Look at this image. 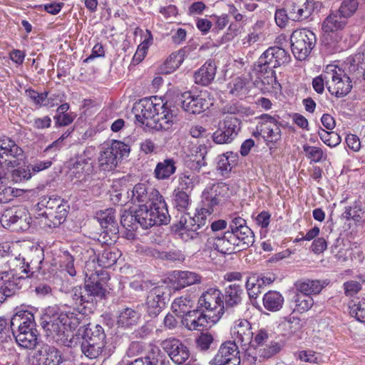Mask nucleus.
Masks as SVG:
<instances>
[{
	"label": "nucleus",
	"mask_w": 365,
	"mask_h": 365,
	"mask_svg": "<svg viewBox=\"0 0 365 365\" xmlns=\"http://www.w3.org/2000/svg\"><path fill=\"white\" fill-rule=\"evenodd\" d=\"M19 190L6 186L0 178V203H6L13 200L14 197L19 195Z\"/></svg>",
	"instance_id": "0e129e2a"
},
{
	"label": "nucleus",
	"mask_w": 365,
	"mask_h": 365,
	"mask_svg": "<svg viewBox=\"0 0 365 365\" xmlns=\"http://www.w3.org/2000/svg\"><path fill=\"white\" fill-rule=\"evenodd\" d=\"M327 285L325 282L320 280L307 279L295 284L297 291L306 295L318 294Z\"/></svg>",
	"instance_id": "f704fd0d"
},
{
	"label": "nucleus",
	"mask_w": 365,
	"mask_h": 365,
	"mask_svg": "<svg viewBox=\"0 0 365 365\" xmlns=\"http://www.w3.org/2000/svg\"><path fill=\"white\" fill-rule=\"evenodd\" d=\"M11 327L14 337L19 334H29L36 329L33 311H17L11 319Z\"/></svg>",
	"instance_id": "4468645a"
},
{
	"label": "nucleus",
	"mask_w": 365,
	"mask_h": 365,
	"mask_svg": "<svg viewBox=\"0 0 365 365\" xmlns=\"http://www.w3.org/2000/svg\"><path fill=\"white\" fill-rule=\"evenodd\" d=\"M38 334L36 329L31 331L30 333L23 334L22 335L15 336L16 343L24 349H33L38 344Z\"/></svg>",
	"instance_id": "3c124183"
},
{
	"label": "nucleus",
	"mask_w": 365,
	"mask_h": 365,
	"mask_svg": "<svg viewBox=\"0 0 365 365\" xmlns=\"http://www.w3.org/2000/svg\"><path fill=\"white\" fill-rule=\"evenodd\" d=\"M62 361L61 351L48 345L41 347L29 359L31 365H59Z\"/></svg>",
	"instance_id": "dca6fc26"
},
{
	"label": "nucleus",
	"mask_w": 365,
	"mask_h": 365,
	"mask_svg": "<svg viewBox=\"0 0 365 365\" xmlns=\"http://www.w3.org/2000/svg\"><path fill=\"white\" fill-rule=\"evenodd\" d=\"M94 263L89 262L86 264L88 279L83 287L78 286L72 289L71 298L74 312H61L53 316L45 315L41 325L48 336L56 341H63L68 336V332L75 330L86 316L92 313L96 302V297L104 296L102 281L98 274L93 272Z\"/></svg>",
	"instance_id": "f257e3e1"
},
{
	"label": "nucleus",
	"mask_w": 365,
	"mask_h": 365,
	"mask_svg": "<svg viewBox=\"0 0 365 365\" xmlns=\"http://www.w3.org/2000/svg\"><path fill=\"white\" fill-rule=\"evenodd\" d=\"M136 211L139 225L145 229H148L155 225V219H152L154 216L152 210H148L146 204L140 205Z\"/></svg>",
	"instance_id": "09e8293b"
},
{
	"label": "nucleus",
	"mask_w": 365,
	"mask_h": 365,
	"mask_svg": "<svg viewBox=\"0 0 365 365\" xmlns=\"http://www.w3.org/2000/svg\"><path fill=\"white\" fill-rule=\"evenodd\" d=\"M120 256L119 251L116 250L114 247H108L104 249V250L98 254L97 258L94 257L93 259H89L86 262V264L88 263L89 262H92L94 263L93 267L92 268L93 272L94 273H96L99 276V279L102 281L103 284V289L104 290V294L106 293V289H104V284L106 283V280L107 279V273H106L102 269H97V266L99 267H103V268H108L113 265L118 257ZM86 265H85V275H86V280L88 279V277L86 275Z\"/></svg>",
	"instance_id": "1a4fd4ad"
},
{
	"label": "nucleus",
	"mask_w": 365,
	"mask_h": 365,
	"mask_svg": "<svg viewBox=\"0 0 365 365\" xmlns=\"http://www.w3.org/2000/svg\"><path fill=\"white\" fill-rule=\"evenodd\" d=\"M25 93L28 98H29L35 105L38 106H46V99L47 96H48V92L38 93L34 89L29 88L26 90Z\"/></svg>",
	"instance_id": "338daca9"
},
{
	"label": "nucleus",
	"mask_w": 365,
	"mask_h": 365,
	"mask_svg": "<svg viewBox=\"0 0 365 365\" xmlns=\"http://www.w3.org/2000/svg\"><path fill=\"white\" fill-rule=\"evenodd\" d=\"M130 146L120 140H113L108 147H103L98 157L99 168L103 171L114 170L123 158L128 156Z\"/></svg>",
	"instance_id": "39448f33"
},
{
	"label": "nucleus",
	"mask_w": 365,
	"mask_h": 365,
	"mask_svg": "<svg viewBox=\"0 0 365 365\" xmlns=\"http://www.w3.org/2000/svg\"><path fill=\"white\" fill-rule=\"evenodd\" d=\"M238 346L235 342L228 341L222 344L214 359V365H240Z\"/></svg>",
	"instance_id": "6ab92c4d"
},
{
	"label": "nucleus",
	"mask_w": 365,
	"mask_h": 365,
	"mask_svg": "<svg viewBox=\"0 0 365 365\" xmlns=\"http://www.w3.org/2000/svg\"><path fill=\"white\" fill-rule=\"evenodd\" d=\"M206 149L201 145H194L191 150V156L189 166L191 169L200 170L206 165L205 162Z\"/></svg>",
	"instance_id": "a19ab883"
},
{
	"label": "nucleus",
	"mask_w": 365,
	"mask_h": 365,
	"mask_svg": "<svg viewBox=\"0 0 365 365\" xmlns=\"http://www.w3.org/2000/svg\"><path fill=\"white\" fill-rule=\"evenodd\" d=\"M105 347L97 345L88 341H83L81 344L82 352L89 359H96L103 352Z\"/></svg>",
	"instance_id": "bf43d9fd"
},
{
	"label": "nucleus",
	"mask_w": 365,
	"mask_h": 365,
	"mask_svg": "<svg viewBox=\"0 0 365 365\" xmlns=\"http://www.w3.org/2000/svg\"><path fill=\"white\" fill-rule=\"evenodd\" d=\"M176 170L175 162L173 159H165L156 165L155 176L158 180L168 179Z\"/></svg>",
	"instance_id": "e433bc0d"
},
{
	"label": "nucleus",
	"mask_w": 365,
	"mask_h": 365,
	"mask_svg": "<svg viewBox=\"0 0 365 365\" xmlns=\"http://www.w3.org/2000/svg\"><path fill=\"white\" fill-rule=\"evenodd\" d=\"M181 106L186 112L199 114L207 109L212 104V100L208 91H200L197 96L191 92H185L180 97Z\"/></svg>",
	"instance_id": "9d476101"
},
{
	"label": "nucleus",
	"mask_w": 365,
	"mask_h": 365,
	"mask_svg": "<svg viewBox=\"0 0 365 365\" xmlns=\"http://www.w3.org/2000/svg\"><path fill=\"white\" fill-rule=\"evenodd\" d=\"M133 113L138 122L157 130H171L180 120L177 110L171 109L167 102L157 96L136 103Z\"/></svg>",
	"instance_id": "f03ea898"
},
{
	"label": "nucleus",
	"mask_w": 365,
	"mask_h": 365,
	"mask_svg": "<svg viewBox=\"0 0 365 365\" xmlns=\"http://www.w3.org/2000/svg\"><path fill=\"white\" fill-rule=\"evenodd\" d=\"M238 119L232 116H227L219 122L218 128L212 134V140L217 144L231 143L238 134L240 130Z\"/></svg>",
	"instance_id": "9b49d317"
},
{
	"label": "nucleus",
	"mask_w": 365,
	"mask_h": 365,
	"mask_svg": "<svg viewBox=\"0 0 365 365\" xmlns=\"http://www.w3.org/2000/svg\"><path fill=\"white\" fill-rule=\"evenodd\" d=\"M284 297L277 291H269L263 297V305L264 308L271 312L279 310L283 305Z\"/></svg>",
	"instance_id": "4c0bfd02"
},
{
	"label": "nucleus",
	"mask_w": 365,
	"mask_h": 365,
	"mask_svg": "<svg viewBox=\"0 0 365 365\" xmlns=\"http://www.w3.org/2000/svg\"><path fill=\"white\" fill-rule=\"evenodd\" d=\"M364 210L362 202L360 200H355L354 203L344 209V217L347 220H353L355 222H362Z\"/></svg>",
	"instance_id": "79ce46f5"
},
{
	"label": "nucleus",
	"mask_w": 365,
	"mask_h": 365,
	"mask_svg": "<svg viewBox=\"0 0 365 365\" xmlns=\"http://www.w3.org/2000/svg\"><path fill=\"white\" fill-rule=\"evenodd\" d=\"M293 301L295 304V310L301 313L309 310L314 304V299L311 296L299 292L294 294Z\"/></svg>",
	"instance_id": "864d4df0"
},
{
	"label": "nucleus",
	"mask_w": 365,
	"mask_h": 365,
	"mask_svg": "<svg viewBox=\"0 0 365 365\" xmlns=\"http://www.w3.org/2000/svg\"><path fill=\"white\" fill-rule=\"evenodd\" d=\"M0 222L3 227L6 228L11 226H15V230H26L28 228L26 219L18 212H14L12 210H6L1 215Z\"/></svg>",
	"instance_id": "2f4dec72"
},
{
	"label": "nucleus",
	"mask_w": 365,
	"mask_h": 365,
	"mask_svg": "<svg viewBox=\"0 0 365 365\" xmlns=\"http://www.w3.org/2000/svg\"><path fill=\"white\" fill-rule=\"evenodd\" d=\"M201 308L210 312L209 319L212 324L217 322L225 313L224 300L222 292L215 288L208 289L198 299Z\"/></svg>",
	"instance_id": "423d86ee"
},
{
	"label": "nucleus",
	"mask_w": 365,
	"mask_h": 365,
	"mask_svg": "<svg viewBox=\"0 0 365 365\" xmlns=\"http://www.w3.org/2000/svg\"><path fill=\"white\" fill-rule=\"evenodd\" d=\"M68 202L63 203L50 212L38 213L39 224L43 227L52 228L58 227L63 222L68 212Z\"/></svg>",
	"instance_id": "aec40b11"
},
{
	"label": "nucleus",
	"mask_w": 365,
	"mask_h": 365,
	"mask_svg": "<svg viewBox=\"0 0 365 365\" xmlns=\"http://www.w3.org/2000/svg\"><path fill=\"white\" fill-rule=\"evenodd\" d=\"M161 346L176 364H184L190 357L188 348L176 338L165 339L162 341Z\"/></svg>",
	"instance_id": "2eb2a0df"
},
{
	"label": "nucleus",
	"mask_w": 365,
	"mask_h": 365,
	"mask_svg": "<svg viewBox=\"0 0 365 365\" xmlns=\"http://www.w3.org/2000/svg\"><path fill=\"white\" fill-rule=\"evenodd\" d=\"M323 6L321 1L314 0H297L289 9L291 18L294 21H302L308 19L314 10H320Z\"/></svg>",
	"instance_id": "a211bd4d"
},
{
	"label": "nucleus",
	"mask_w": 365,
	"mask_h": 365,
	"mask_svg": "<svg viewBox=\"0 0 365 365\" xmlns=\"http://www.w3.org/2000/svg\"><path fill=\"white\" fill-rule=\"evenodd\" d=\"M228 232L238 235L247 244L253 245L255 242V235L252 230L247 226L246 220L240 216H232L229 226Z\"/></svg>",
	"instance_id": "b1692460"
},
{
	"label": "nucleus",
	"mask_w": 365,
	"mask_h": 365,
	"mask_svg": "<svg viewBox=\"0 0 365 365\" xmlns=\"http://www.w3.org/2000/svg\"><path fill=\"white\" fill-rule=\"evenodd\" d=\"M10 265L13 267V269L9 272V276H24V279L33 274L34 272V268L31 264L24 262V258L19 256L9 260Z\"/></svg>",
	"instance_id": "72a5a7b5"
},
{
	"label": "nucleus",
	"mask_w": 365,
	"mask_h": 365,
	"mask_svg": "<svg viewBox=\"0 0 365 365\" xmlns=\"http://www.w3.org/2000/svg\"><path fill=\"white\" fill-rule=\"evenodd\" d=\"M4 156H10L16 159L14 162L10 160H5L6 162L9 161V163L13 164L12 166L14 167L19 165V160L23 159L24 151L13 140L4 137L0 138V160L3 159Z\"/></svg>",
	"instance_id": "5701e85b"
},
{
	"label": "nucleus",
	"mask_w": 365,
	"mask_h": 365,
	"mask_svg": "<svg viewBox=\"0 0 365 365\" xmlns=\"http://www.w3.org/2000/svg\"><path fill=\"white\" fill-rule=\"evenodd\" d=\"M320 139L328 146L333 148L341 143V137L335 132L321 129L319 131Z\"/></svg>",
	"instance_id": "680f3d73"
},
{
	"label": "nucleus",
	"mask_w": 365,
	"mask_h": 365,
	"mask_svg": "<svg viewBox=\"0 0 365 365\" xmlns=\"http://www.w3.org/2000/svg\"><path fill=\"white\" fill-rule=\"evenodd\" d=\"M303 150L306 157L311 160V161L319 163L323 160H326L324 151L320 148L305 144L303 145Z\"/></svg>",
	"instance_id": "052dcab7"
},
{
	"label": "nucleus",
	"mask_w": 365,
	"mask_h": 365,
	"mask_svg": "<svg viewBox=\"0 0 365 365\" xmlns=\"http://www.w3.org/2000/svg\"><path fill=\"white\" fill-rule=\"evenodd\" d=\"M128 198L133 203H148L160 198L159 191L146 182L137 183L127 192Z\"/></svg>",
	"instance_id": "f3484780"
},
{
	"label": "nucleus",
	"mask_w": 365,
	"mask_h": 365,
	"mask_svg": "<svg viewBox=\"0 0 365 365\" xmlns=\"http://www.w3.org/2000/svg\"><path fill=\"white\" fill-rule=\"evenodd\" d=\"M243 289L240 284H232L225 289L222 294L225 310L237 306L241 303Z\"/></svg>",
	"instance_id": "c85d7f7f"
},
{
	"label": "nucleus",
	"mask_w": 365,
	"mask_h": 365,
	"mask_svg": "<svg viewBox=\"0 0 365 365\" xmlns=\"http://www.w3.org/2000/svg\"><path fill=\"white\" fill-rule=\"evenodd\" d=\"M199 183V175L192 172L185 171L179 178V185L182 190H192Z\"/></svg>",
	"instance_id": "5fc2aeb1"
},
{
	"label": "nucleus",
	"mask_w": 365,
	"mask_h": 365,
	"mask_svg": "<svg viewBox=\"0 0 365 365\" xmlns=\"http://www.w3.org/2000/svg\"><path fill=\"white\" fill-rule=\"evenodd\" d=\"M260 120L255 135H261L267 145L277 143L281 139V129L277 120L268 114L262 115Z\"/></svg>",
	"instance_id": "f8f14e48"
},
{
	"label": "nucleus",
	"mask_w": 365,
	"mask_h": 365,
	"mask_svg": "<svg viewBox=\"0 0 365 365\" xmlns=\"http://www.w3.org/2000/svg\"><path fill=\"white\" fill-rule=\"evenodd\" d=\"M208 243L215 250L225 255L240 252L252 245V244H247L240 237L228 231L225 232L221 237H210L208 239Z\"/></svg>",
	"instance_id": "6e6552de"
},
{
	"label": "nucleus",
	"mask_w": 365,
	"mask_h": 365,
	"mask_svg": "<svg viewBox=\"0 0 365 365\" xmlns=\"http://www.w3.org/2000/svg\"><path fill=\"white\" fill-rule=\"evenodd\" d=\"M237 154L232 152L227 153L219 156L217 168L222 172H229L236 164L237 160Z\"/></svg>",
	"instance_id": "6e6d98bb"
},
{
	"label": "nucleus",
	"mask_w": 365,
	"mask_h": 365,
	"mask_svg": "<svg viewBox=\"0 0 365 365\" xmlns=\"http://www.w3.org/2000/svg\"><path fill=\"white\" fill-rule=\"evenodd\" d=\"M86 334L87 338L85 340L92 343H96L97 345H100L104 347L106 346V334L101 326L97 324L92 328H87Z\"/></svg>",
	"instance_id": "8fccbe9b"
},
{
	"label": "nucleus",
	"mask_w": 365,
	"mask_h": 365,
	"mask_svg": "<svg viewBox=\"0 0 365 365\" xmlns=\"http://www.w3.org/2000/svg\"><path fill=\"white\" fill-rule=\"evenodd\" d=\"M229 187L224 182H217L212 186L207 187L202 195V213L191 217L185 214L180 221L181 224L180 235L184 240L195 239L197 237V232L205 225V219L203 214L210 215L215 208L219 205L222 199L227 195Z\"/></svg>",
	"instance_id": "7ed1b4c3"
},
{
	"label": "nucleus",
	"mask_w": 365,
	"mask_h": 365,
	"mask_svg": "<svg viewBox=\"0 0 365 365\" xmlns=\"http://www.w3.org/2000/svg\"><path fill=\"white\" fill-rule=\"evenodd\" d=\"M290 59V55L286 50L278 46H271L259 56L254 70L263 84L279 90L281 85L277 79L274 68L287 64Z\"/></svg>",
	"instance_id": "20e7f679"
},
{
	"label": "nucleus",
	"mask_w": 365,
	"mask_h": 365,
	"mask_svg": "<svg viewBox=\"0 0 365 365\" xmlns=\"http://www.w3.org/2000/svg\"><path fill=\"white\" fill-rule=\"evenodd\" d=\"M145 304L150 317L158 316L165 306V288L155 287L150 289L147 296Z\"/></svg>",
	"instance_id": "412c9836"
},
{
	"label": "nucleus",
	"mask_w": 365,
	"mask_h": 365,
	"mask_svg": "<svg viewBox=\"0 0 365 365\" xmlns=\"http://www.w3.org/2000/svg\"><path fill=\"white\" fill-rule=\"evenodd\" d=\"M297 358L302 361L309 363L319 364L322 361L321 354L310 349L299 351Z\"/></svg>",
	"instance_id": "774afa93"
},
{
	"label": "nucleus",
	"mask_w": 365,
	"mask_h": 365,
	"mask_svg": "<svg viewBox=\"0 0 365 365\" xmlns=\"http://www.w3.org/2000/svg\"><path fill=\"white\" fill-rule=\"evenodd\" d=\"M120 223L128 231L136 230L139 224L136 211L133 213L129 210H124L121 214Z\"/></svg>",
	"instance_id": "4d7b16f0"
},
{
	"label": "nucleus",
	"mask_w": 365,
	"mask_h": 365,
	"mask_svg": "<svg viewBox=\"0 0 365 365\" xmlns=\"http://www.w3.org/2000/svg\"><path fill=\"white\" fill-rule=\"evenodd\" d=\"M358 6V1L343 0L337 11L347 19L356 11Z\"/></svg>",
	"instance_id": "69168bd1"
},
{
	"label": "nucleus",
	"mask_w": 365,
	"mask_h": 365,
	"mask_svg": "<svg viewBox=\"0 0 365 365\" xmlns=\"http://www.w3.org/2000/svg\"><path fill=\"white\" fill-rule=\"evenodd\" d=\"M148 206V210H152V214L154 215L152 219H155V225L168 223L170 216L167 205L162 195L160 198L158 197V200L150 202Z\"/></svg>",
	"instance_id": "bb28decb"
},
{
	"label": "nucleus",
	"mask_w": 365,
	"mask_h": 365,
	"mask_svg": "<svg viewBox=\"0 0 365 365\" xmlns=\"http://www.w3.org/2000/svg\"><path fill=\"white\" fill-rule=\"evenodd\" d=\"M230 334L233 339L232 342L245 346L251 344L254 332L252 331L250 323L247 319H239L232 327Z\"/></svg>",
	"instance_id": "4be33fe9"
},
{
	"label": "nucleus",
	"mask_w": 365,
	"mask_h": 365,
	"mask_svg": "<svg viewBox=\"0 0 365 365\" xmlns=\"http://www.w3.org/2000/svg\"><path fill=\"white\" fill-rule=\"evenodd\" d=\"M66 202L63 199L58 196L43 197L37 205L36 210L39 212H50L57 207Z\"/></svg>",
	"instance_id": "49530a36"
},
{
	"label": "nucleus",
	"mask_w": 365,
	"mask_h": 365,
	"mask_svg": "<svg viewBox=\"0 0 365 365\" xmlns=\"http://www.w3.org/2000/svg\"><path fill=\"white\" fill-rule=\"evenodd\" d=\"M153 38L151 32L146 30V36L144 40L138 46V48L133 57L134 64L140 63L145 57L149 47L153 44Z\"/></svg>",
	"instance_id": "37998d69"
},
{
	"label": "nucleus",
	"mask_w": 365,
	"mask_h": 365,
	"mask_svg": "<svg viewBox=\"0 0 365 365\" xmlns=\"http://www.w3.org/2000/svg\"><path fill=\"white\" fill-rule=\"evenodd\" d=\"M192 306V301L189 297H180L174 300L172 303L173 312L178 317L182 318Z\"/></svg>",
	"instance_id": "c03bdc74"
},
{
	"label": "nucleus",
	"mask_w": 365,
	"mask_h": 365,
	"mask_svg": "<svg viewBox=\"0 0 365 365\" xmlns=\"http://www.w3.org/2000/svg\"><path fill=\"white\" fill-rule=\"evenodd\" d=\"M292 51L295 58L304 60L311 53L316 43L315 34L310 30H295L290 38Z\"/></svg>",
	"instance_id": "0eeeda50"
},
{
	"label": "nucleus",
	"mask_w": 365,
	"mask_h": 365,
	"mask_svg": "<svg viewBox=\"0 0 365 365\" xmlns=\"http://www.w3.org/2000/svg\"><path fill=\"white\" fill-rule=\"evenodd\" d=\"M260 275L256 273L250 274L246 281L245 287L250 298L256 299L262 292Z\"/></svg>",
	"instance_id": "de8ad7c7"
},
{
	"label": "nucleus",
	"mask_w": 365,
	"mask_h": 365,
	"mask_svg": "<svg viewBox=\"0 0 365 365\" xmlns=\"http://www.w3.org/2000/svg\"><path fill=\"white\" fill-rule=\"evenodd\" d=\"M347 20L337 11L331 12L323 21L322 29L325 33L336 32L343 29Z\"/></svg>",
	"instance_id": "c756f323"
},
{
	"label": "nucleus",
	"mask_w": 365,
	"mask_h": 365,
	"mask_svg": "<svg viewBox=\"0 0 365 365\" xmlns=\"http://www.w3.org/2000/svg\"><path fill=\"white\" fill-rule=\"evenodd\" d=\"M249 81L244 77L234 78L228 84L230 93L235 96L245 95L247 93Z\"/></svg>",
	"instance_id": "603ef678"
},
{
	"label": "nucleus",
	"mask_w": 365,
	"mask_h": 365,
	"mask_svg": "<svg viewBox=\"0 0 365 365\" xmlns=\"http://www.w3.org/2000/svg\"><path fill=\"white\" fill-rule=\"evenodd\" d=\"M184 56L185 52L182 51L172 53L161 66V72L168 74L175 71L183 62Z\"/></svg>",
	"instance_id": "ea45409f"
},
{
	"label": "nucleus",
	"mask_w": 365,
	"mask_h": 365,
	"mask_svg": "<svg viewBox=\"0 0 365 365\" xmlns=\"http://www.w3.org/2000/svg\"><path fill=\"white\" fill-rule=\"evenodd\" d=\"M140 316L138 307L136 309L126 307L119 312L117 323L122 327H132L138 323Z\"/></svg>",
	"instance_id": "473e14b6"
},
{
	"label": "nucleus",
	"mask_w": 365,
	"mask_h": 365,
	"mask_svg": "<svg viewBox=\"0 0 365 365\" xmlns=\"http://www.w3.org/2000/svg\"><path fill=\"white\" fill-rule=\"evenodd\" d=\"M330 73L331 83L328 86L329 91L338 98L347 95L352 88L350 78L339 68L333 66Z\"/></svg>",
	"instance_id": "ddd939ff"
},
{
	"label": "nucleus",
	"mask_w": 365,
	"mask_h": 365,
	"mask_svg": "<svg viewBox=\"0 0 365 365\" xmlns=\"http://www.w3.org/2000/svg\"><path fill=\"white\" fill-rule=\"evenodd\" d=\"M173 277L178 289L200 284L202 279L199 274L191 271H175Z\"/></svg>",
	"instance_id": "7c9ffc66"
},
{
	"label": "nucleus",
	"mask_w": 365,
	"mask_h": 365,
	"mask_svg": "<svg viewBox=\"0 0 365 365\" xmlns=\"http://www.w3.org/2000/svg\"><path fill=\"white\" fill-rule=\"evenodd\" d=\"M350 314L359 322H365V299L353 300L349 305Z\"/></svg>",
	"instance_id": "13d9d810"
},
{
	"label": "nucleus",
	"mask_w": 365,
	"mask_h": 365,
	"mask_svg": "<svg viewBox=\"0 0 365 365\" xmlns=\"http://www.w3.org/2000/svg\"><path fill=\"white\" fill-rule=\"evenodd\" d=\"M93 148H87L82 155L76 157L73 164V168L76 170V175L80 178L81 175H90L93 170V160L92 159V153Z\"/></svg>",
	"instance_id": "a878e982"
},
{
	"label": "nucleus",
	"mask_w": 365,
	"mask_h": 365,
	"mask_svg": "<svg viewBox=\"0 0 365 365\" xmlns=\"http://www.w3.org/2000/svg\"><path fill=\"white\" fill-rule=\"evenodd\" d=\"M115 213V210L113 208L100 210L96 213L95 218L103 228L113 231L115 230L117 225Z\"/></svg>",
	"instance_id": "c9c22d12"
},
{
	"label": "nucleus",
	"mask_w": 365,
	"mask_h": 365,
	"mask_svg": "<svg viewBox=\"0 0 365 365\" xmlns=\"http://www.w3.org/2000/svg\"><path fill=\"white\" fill-rule=\"evenodd\" d=\"M60 266L61 269L66 271L70 276H76V270L74 265V257L69 252H64L63 253Z\"/></svg>",
	"instance_id": "e2e57ef3"
},
{
	"label": "nucleus",
	"mask_w": 365,
	"mask_h": 365,
	"mask_svg": "<svg viewBox=\"0 0 365 365\" xmlns=\"http://www.w3.org/2000/svg\"><path fill=\"white\" fill-rule=\"evenodd\" d=\"M209 321V315L197 309L187 312L182 318V324L189 330L204 329L207 327Z\"/></svg>",
	"instance_id": "393cba45"
},
{
	"label": "nucleus",
	"mask_w": 365,
	"mask_h": 365,
	"mask_svg": "<svg viewBox=\"0 0 365 365\" xmlns=\"http://www.w3.org/2000/svg\"><path fill=\"white\" fill-rule=\"evenodd\" d=\"M331 69H333L332 65L327 66L325 71H324L321 75L313 78L312 87L317 93L322 94L324 92V85L327 87L330 85V73L331 71H332Z\"/></svg>",
	"instance_id": "a18cd8bd"
},
{
	"label": "nucleus",
	"mask_w": 365,
	"mask_h": 365,
	"mask_svg": "<svg viewBox=\"0 0 365 365\" xmlns=\"http://www.w3.org/2000/svg\"><path fill=\"white\" fill-rule=\"evenodd\" d=\"M216 65L212 61H207L194 74L195 82L202 86L208 85L216 75Z\"/></svg>",
	"instance_id": "cd10ccee"
},
{
	"label": "nucleus",
	"mask_w": 365,
	"mask_h": 365,
	"mask_svg": "<svg viewBox=\"0 0 365 365\" xmlns=\"http://www.w3.org/2000/svg\"><path fill=\"white\" fill-rule=\"evenodd\" d=\"M4 284L1 287L8 297L16 294L23 286L24 276L9 275L4 278Z\"/></svg>",
	"instance_id": "58836bf2"
}]
</instances>
